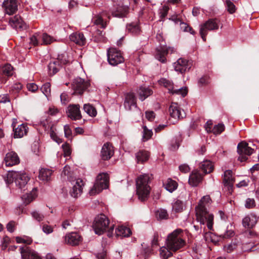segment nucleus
I'll use <instances>...</instances> for the list:
<instances>
[{
  "instance_id": "nucleus-1",
  "label": "nucleus",
  "mask_w": 259,
  "mask_h": 259,
  "mask_svg": "<svg viewBox=\"0 0 259 259\" xmlns=\"http://www.w3.org/2000/svg\"><path fill=\"white\" fill-rule=\"evenodd\" d=\"M150 177L147 174L139 176L136 181L137 194L139 200L144 201L147 199L150 192Z\"/></svg>"
},
{
  "instance_id": "nucleus-2",
  "label": "nucleus",
  "mask_w": 259,
  "mask_h": 259,
  "mask_svg": "<svg viewBox=\"0 0 259 259\" xmlns=\"http://www.w3.org/2000/svg\"><path fill=\"white\" fill-rule=\"evenodd\" d=\"M182 232L181 229H177L167 236L166 245L170 250L176 252L185 245V242L181 237Z\"/></svg>"
},
{
  "instance_id": "nucleus-3",
  "label": "nucleus",
  "mask_w": 259,
  "mask_h": 259,
  "mask_svg": "<svg viewBox=\"0 0 259 259\" xmlns=\"http://www.w3.org/2000/svg\"><path fill=\"white\" fill-rule=\"evenodd\" d=\"M6 183L11 184L14 181L16 185L20 189H24L29 180L26 174L21 171H9L4 177Z\"/></svg>"
},
{
  "instance_id": "nucleus-4",
  "label": "nucleus",
  "mask_w": 259,
  "mask_h": 259,
  "mask_svg": "<svg viewBox=\"0 0 259 259\" xmlns=\"http://www.w3.org/2000/svg\"><path fill=\"white\" fill-rule=\"evenodd\" d=\"M196 216L197 221L201 225H207L209 230L213 229V215L207 211L206 206L198 205L196 207Z\"/></svg>"
},
{
  "instance_id": "nucleus-5",
  "label": "nucleus",
  "mask_w": 259,
  "mask_h": 259,
  "mask_svg": "<svg viewBox=\"0 0 259 259\" xmlns=\"http://www.w3.org/2000/svg\"><path fill=\"white\" fill-rule=\"evenodd\" d=\"M109 176L107 174L102 173L99 174L96 178V182L92 189L90 191L91 195H94L101 192L103 189L108 187Z\"/></svg>"
},
{
  "instance_id": "nucleus-6",
  "label": "nucleus",
  "mask_w": 259,
  "mask_h": 259,
  "mask_svg": "<svg viewBox=\"0 0 259 259\" xmlns=\"http://www.w3.org/2000/svg\"><path fill=\"white\" fill-rule=\"evenodd\" d=\"M109 225L108 218L105 215L100 214L95 218L93 227L96 234L101 235L107 230Z\"/></svg>"
},
{
  "instance_id": "nucleus-7",
  "label": "nucleus",
  "mask_w": 259,
  "mask_h": 259,
  "mask_svg": "<svg viewBox=\"0 0 259 259\" xmlns=\"http://www.w3.org/2000/svg\"><path fill=\"white\" fill-rule=\"evenodd\" d=\"M220 21L218 19H210L203 25H201L200 29V34L203 41L206 40V35L207 30H214L218 29Z\"/></svg>"
},
{
  "instance_id": "nucleus-8",
  "label": "nucleus",
  "mask_w": 259,
  "mask_h": 259,
  "mask_svg": "<svg viewBox=\"0 0 259 259\" xmlns=\"http://www.w3.org/2000/svg\"><path fill=\"white\" fill-rule=\"evenodd\" d=\"M160 85L166 88L168 92L172 94L181 95L183 97H185L187 94L186 88H181L180 89H175L173 83L169 80L164 78H161L159 81Z\"/></svg>"
},
{
  "instance_id": "nucleus-9",
  "label": "nucleus",
  "mask_w": 259,
  "mask_h": 259,
  "mask_svg": "<svg viewBox=\"0 0 259 259\" xmlns=\"http://www.w3.org/2000/svg\"><path fill=\"white\" fill-rule=\"evenodd\" d=\"M254 149L248 146V144L245 141H242L238 144L237 152L239 154L238 160L241 162L245 161L248 159L247 156L253 153Z\"/></svg>"
},
{
  "instance_id": "nucleus-10",
  "label": "nucleus",
  "mask_w": 259,
  "mask_h": 259,
  "mask_svg": "<svg viewBox=\"0 0 259 259\" xmlns=\"http://www.w3.org/2000/svg\"><path fill=\"white\" fill-rule=\"evenodd\" d=\"M107 59L109 63L112 66H116L124 61L121 52L115 48H110L107 52Z\"/></svg>"
},
{
  "instance_id": "nucleus-11",
  "label": "nucleus",
  "mask_w": 259,
  "mask_h": 259,
  "mask_svg": "<svg viewBox=\"0 0 259 259\" xmlns=\"http://www.w3.org/2000/svg\"><path fill=\"white\" fill-rule=\"evenodd\" d=\"M89 85V82L80 77L75 78L72 83V88L76 94H82Z\"/></svg>"
},
{
  "instance_id": "nucleus-12",
  "label": "nucleus",
  "mask_w": 259,
  "mask_h": 259,
  "mask_svg": "<svg viewBox=\"0 0 259 259\" xmlns=\"http://www.w3.org/2000/svg\"><path fill=\"white\" fill-rule=\"evenodd\" d=\"M67 61L66 59H61L60 57L57 59L51 60L48 66L49 73L53 75L58 72L62 67V64H66Z\"/></svg>"
},
{
  "instance_id": "nucleus-13",
  "label": "nucleus",
  "mask_w": 259,
  "mask_h": 259,
  "mask_svg": "<svg viewBox=\"0 0 259 259\" xmlns=\"http://www.w3.org/2000/svg\"><path fill=\"white\" fill-rule=\"evenodd\" d=\"M66 113L68 117L73 120H79L82 118L78 104L69 105L67 108Z\"/></svg>"
},
{
  "instance_id": "nucleus-14",
  "label": "nucleus",
  "mask_w": 259,
  "mask_h": 259,
  "mask_svg": "<svg viewBox=\"0 0 259 259\" xmlns=\"http://www.w3.org/2000/svg\"><path fill=\"white\" fill-rule=\"evenodd\" d=\"M137 98L133 93L125 94L124 101V107L125 110L131 111L137 108Z\"/></svg>"
},
{
  "instance_id": "nucleus-15",
  "label": "nucleus",
  "mask_w": 259,
  "mask_h": 259,
  "mask_svg": "<svg viewBox=\"0 0 259 259\" xmlns=\"http://www.w3.org/2000/svg\"><path fill=\"white\" fill-rule=\"evenodd\" d=\"M191 62L184 58H180L177 62L174 63L175 70L181 73L189 70L191 67Z\"/></svg>"
},
{
  "instance_id": "nucleus-16",
  "label": "nucleus",
  "mask_w": 259,
  "mask_h": 259,
  "mask_svg": "<svg viewBox=\"0 0 259 259\" xmlns=\"http://www.w3.org/2000/svg\"><path fill=\"white\" fill-rule=\"evenodd\" d=\"M2 7L6 14L9 15H13L17 11V0H4Z\"/></svg>"
},
{
  "instance_id": "nucleus-17",
  "label": "nucleus",
  "mask_w": 259,
  "mask_h": 259,
  "mask_svg": "<svg viewBox=\"0 0 259 259\" xmlns=\"http://www.w3.org/2000/svg\"><path fill=\"white\" fill-rule=\"evenodd\" d=\"M234 178L233 177V172L231 170H226L223 175V183L225 187H227L229 193L233 191Z\"/></svg>"
},
{
  "instance_id": "nucleus-18",
  "label": "nucleus",
  "mask_w": 259,
  "mask_h": 259,
  "mask_svg": "<svg viewBox=\"0 0 259 259\" xmlns=\"http://www.w3.org/2000/svg\"><path fill=\"white\" fill-rule=\"evenodd\" d=\"M19 250L22 259H41L40 256L36 251L26 246L20 247Z\"/></svg>"
},
{
  "instance_id": "nucleus-19",
  "label": "nucleus",
  "mask_w": 259,
  "mask_h": 259,
  "mask_svg": "<svg viewBox=\"0 0 259 259\" xmlns=\"http://www.w3.org/2000/svg\"><path fill=\"white\" fill-rule=\"evenodd\" d=\"M9 24L18 30H25L27 28L26 24L19 15H15L9 19Z\"/></svg>"
},
{
  "instance_id": "nucleus-20",
  "label": "nucleus",
  "mask_w": 259,
  "mask_h": 259,
  "mask_svg": "<svg viewBox=\"0 0 259 259\" xmlns=\"http://www.w3.org/2000/svg\"><path fill=\"white\" fill-rule=\"evenodd\" d=\"M169 112L171 117L174 119H181L185 116V113L182 110L176 103H172L169 108Z\"/></svg>"
},
{
  "instance_id": "nucleus-21",
  "label": "nucleus",
  "mask_w": 259,
  "mask_h": 259,
  "mask_svg": "<svg viewBox=\"0 0 259 259\" xmlns=\"http://www.w3.org/2000/svg\"><path fill=\"white\" fill-rule=\"evenodd\" d=\"M12 126L13 128V137L14 138H21L27 135L28 127L27 124L22 123L16 127V124L13 122Z\"/></svg>"
},
{
  "instance_id": "nucleus-22",
  "label": "nucleus",
  "mask_w": 259,
  "mask_h": 259,
  "mask_svg": "<svg viewBox=\"0 0 259 259\" xmlns=\"http://www.w3.org/2000/svg\"><path fill=\"white\" fill-rule=\"evenodd\" d=\"M65 241L71 245H77L82 241V237L76 232H71L65 236Z\"/></svg>"
},
{
  "instance_id": "nucleus-23",
  "label": "nucleus",
  "mask_w": 259,
  "mask_h": 259,
  "mask_svg": "<svg viewBox=\"0 0 259 259\" xmlns=\"http://www.w3.org/2000/svg\"><path fill=\"white\" fill-rule=\"evenodd\" d=\"M4 161L6 166H11L19 164L20 159L16 152L11 151L6 154Z\"/></svg>"
},
{
  "instance_id": "nucleus-24",
  "label": "nucleus",
  "mask_w": 259,
  "mask_h": 259,
  "mask_svg": "<svg viewBox=\"0 0 259 259\" xmlns=\"http://www.w3.org/2000/svg\"><path fill=\"white\" fill-rule=\"evenodd\" d=\"M128 10L127 5H118L114 6L113 10L111 11L112 15L116 17H123L127 14Z\"/></svg>"
},
{
  "instance_id": "nucleus-25",
  "label": "nucleus",
  "mask_w": 259,
  "mask_h": 259,
  "mask_svg": "<svg viewBox=\"0 0 259 259\" xmlns=\"http://www.w3.org/2000/svg\"><path fill=\"white\" fill-rule=\"evenodd\" d=\"M114 154V149L112 145L106 143L104 144L101 150V157L104 160L109 159Z\"/></svg>"
},
{
  "instance_id": "nucleus-26",
  "label": "nucleus",
  "mask_w": 259,
  "mask_h": 259,
  "mask_svg": "<svg viewBox=\"0 0 259 259\" xmlns=\"http://www.w3.org/2000/svg\"><path fill=\"white\" fill-rule=\"evenodd\" d=\"M73 187L70 192L71 196L76 198L82 192V187L83 186V181L82 180L78 179L75 180V182L73 184Z\"/></svg>"
},
{
  "instance_id": "nucleus-27",
  "label": "nucleus",
  "mask_w": 259,
  "mask_h": 259,
  "mask_svg": "<svg viewBox=\"0 0 259 259\" xmlns=\"http://www.w3.org/2000/svg\"><path fill=\"white\" fill-rule=\"evenodd\" d=\"M257 222V218L256 216L252 213H250L246 216L242 220L243 226L248 229L253 228Z\"/></svg>"
},
{
  "instance_id": "nucleus-28",
  "label": "nucleus",
  "mask_w": 259,
  "mask_h": 259,
  "mask_svg": "<svg viewBox=\"0 0 259 259\" xmlns=\"http://www.w3.org/2000/svg\"><path fill=\"white\" fill-rule=\"evenodd\" d=\"M70 40L79 46H83L86 43V39L83 33L81 32H74L69 36Z\"/></svg>"
},
{
  "instance_id": "nucleus-29",
  "label": "nucleus",
  "mask_w": 259,
  "mask_h": 259,
  "mask_svg": "<svg viewBox=\"0 0 259 259\" xmlns=\"http://www.w3.org/2000/svg\"><path fill=\"white\" fill-rule=\"evenodd\" d=\"M174 49L171 47H165L162 48L161 50L157 51L156 54V58L162 63H164L166 61V55L170 52L172 53Z\"/></svg>"
},
{
  "instance_id": "nucleus-30",
  "label": "nucleus",
  "mask_w": 259,
  "mask_h": 259,
  "mask_svg": "<svg viewBox=\"0 0 259 259\" xmlns=\"http://www.w3.org/2000/svg\"><path fill=\"white\" fill-rule=\"evenodd\" d=\"M202 176L197 171H193L189 176V183L192 186H197L202 181Z\"/></svg>"
},
{
  "instance_id": "nucleus-31",
  "label": "nucleus",
  "mask_w": 259,
  "mask_h": 259,
  "mask_svg": "<svg viewBox=\"0 0 259 259\" xmlns=\"http://www.w3.org/2000/svg\"><path fill=\"white\" fill-rule=\"evenodd\" d=\"M199 168L204 174H209L213 169V165L211 161L206 160L200 163Z\"/></svg>"
},
{
  "instance_id": "nucleus-32",
  "label": "nucleus",
  "mask_w": 259,
  "mask_h": 259,
  "mask_svg": "<svg viewBox=\"0 0 259 259\" xmlns=\"http://www.w3.org/2000/svg\"><path fill=\"white\" fill-rule=\"evenodd\" d=\"M152 93L153 91L152 90L146 87H141L138 91L139 99L142 101L145 100L147 97L152 95Z\"/></svg>"
},
{
  "instance_id": "nucleus-33",
  "label": "nucleus",
  "mask_w": 259,
  "mask_h": 259,
  "mask_svg": "<svg viewBox=\"0 0 259 259\" xmlns=\"http://www.w3.org/2000/svg\"><path fill=\"white\" fill-rule=\"evenodd\" d=\"M149 153L145 150H140L136 154L137 162L139 163H143L147 161L149 157Z\"/></svg>"
},
{
  "instance_id": "nucleus-34",
  "label": "nucleus",
  "mask_w": 259,
  "mask_h": 259,
  "mask_svg": "<svg viewBox=\"0 0 259 259\" xmlns=\"http://www.w3.org/2000/svg\"><path fill=\"white\" fill-rule=\"evenodd\" d=\"M115 234L118 237H128L131 234V231L128 228L120 226L115 229Z\"/></svg>"
},
{
  "instance_id": "nucleus-35",
  "label": "nucleus",
  "mask_w": 259,
  "mask_h": 259,
  "mask_svg": "<svg viewBox=\"0 0 259 259\" xmlns=\"http://www.w3.org/2000/svg\"><path fill=\"white\" fill-rule=\"evenodd\" d=\"M52 170L48 168H41L39 171V178L40 180L48 182L51 180Z\"/></svg>"
},
{
  "instance_id": "nucleus-36",
  "label": "nucleus",
  "mask_w": 259,
  "mask_h": 259,
  "mask_svg": "<svg viewBox=\"0 0 259 259\" xmlns=\"http://www.w3.org/2000/svg\"><path fill=\"white\" fill-rule=\"evenodd\" d=\"M128 32L133 35H138L140 32V28L138 23H131L126 25Z\"/></svg>"
},
{
  "instance_id": "nucleus-37",
  "label": "nucleus",
  "mask_w": 259,
  "mask_h": 259,
  "mask_svg": "<svg viewBox=\"0 0 259 259\" xmlns=\"http://www.w3.org/2000/svg\"><path fill=\"white\" fill-rule=\"evenodd\" d=\"M163 186L166 190L171 193L177 188L178 184L175 181L171 179H168L163 183Z\"/></svg>"
},
{
  "instance_id": "nucleus-38",
  "label": "nucleus",
  "mask_w": 259,
  "mask_h": 259,
  "mask_svg": "<svg viewBox=\"0 0 259 259\" xmlns=\"http://www.w3.org/2000/svg\"><path fill=\"white\" fill-rule=\"evenodd\" d=\"M0 73L5 76H10L13 74V67L10 64H7L0 67Z\"/></svg>"
},
{
  "instance_id": "nucleus-39",
  "label": "nucleus",
  "mask_w": 259,
  "mask_h": 259,
  "mask_svg": "<svg viewBox=\"0 0 259 259\" xmlns=\"http://www.w3.org/2000/svg\"><path fill=\"white\" fill-rule=\"evenodd\" d=\"M92 22L102 28H105L106 27V22H104L102 17L99 15H95L92 18Z\"/></svg>"
},
{
  "instance_id": "nucleus-40",
  "label": "nucleus",
  "mask_w": 259,
  "mask_h": 259,
  "mask_svg": "<svg viewBox=\"0 0 259 259\" xmlns=\"http://www.w3.org/2000/svg\"><path fill=\"white\" fill-rule=\"evenodd\" d=\"M83 110L91 117H95L97 115L96 108L90 104H84L83 106Z\"/></svg>"
},
{
  "instance_id": "nucleus-41",
  "label": "nucleus",
  "mask_w": 259,
  "mask_h": 259,
  "mask_svg": "<svg viewBox=\"0 0 259 259\" xmlns=\"http://www.w3.org/2000/svg\"><path fill=\"white\" fill-rule=\"evenodd\" d=\"M160 256L161 259H167L172 255L171 250H170L167 246H163L160 248Z\"/></svg>"
},
{
  "instance_id": "nucleus-42",
  "label": "nucleus",
  "mask_w": 259,
  "mask_h": 259,
  "mask_svg": "<svg viewBox=\"0 0 259 259\" xmlns=\"http://www.w3.org/2000/svg\"><path fill=\"white\" fill-rule=\"evenodd\" d=\"M181 142V138L180 136L176 137L173 138L170 144L169 149L170 150L175 151L178 149Z\"/></svg>"
},
{
  "instance_id": "nucleus-43",
  "label": "nucleus",
  "mask_w": 259,
  "mask_h": 259,
  "mask_svg": "<svg viewBox=\"0 0 259 259\" xmlns=\"http://www.w3.org/2000/svg\"><path fill=\"white\" fill-rule=\"evenodd\" d=\"M143 132L142 140L145 142L148 141L151 138L153 135V132L151 130H149L146 126H143Z\"/></svg>"
},
{
  "instance_id": "nucleus-44",
  "label": "nucleus",
  "mask_w": 259,
  "mask_h": 259,
  "mask_svg": "<svg viewBox=\"0 0 259 259\" xmlns=\"http://www.w3.org/2000/svg\"><path fill=\"white\" fill-rule=\"evenodd\" d=\"M40 227L42 232L47 235L50 234L53 232L54 227L45 223H42L40 225Z\"/></svg>"
},
{
  "instance_id": "nucleus-45",
  "label": "nucleus",
  "mask_w": 259,
  "mask_h": 259,
  "mask_svg": "<svg viewBox=\"0 0 259 259\" xmlns=\"http://www.w3.org/2000/svg\"><path fill=\"white\" fill-rule=\"evenodd\" d=\"M156 217L158 220L167 219L168 215L167 211L164 209H159L155 212Z\"/></svg>"
},
{
  "instance_id": "nucleus-46",
  "label": "nucleus",
  "mask_w": 259,
  "mask_h": 259,
  "mask_svg": "<svg viewBox=\"0 0 259 259\" xmlns=\"http://www.w3.org/2000/svg\"><path fill=\"white\" fill-rule=\"evenodd\" d=\"M225 130V125L223 123H219L214 126L213 128H211V132L213 133L214 135L221 134Z\"/></svg>"
},
{
  "instance_id": "nucleus-47",
  "label": "nucleus",
  "mask_w": 259,
  "mask_h": 259,
  "mask_svg": "<svg viewBox=\"0 0 259 259\" xmlns=\"http://www.w3.org/2000/svg\"><path fill=\"white\" fill-rule=\"evenodd\" d=\"M183 202L180 200H177L172 205V209L175 212H179L183 210Z\"/></svg>"
},
{
  "instance_id": "nucleus-48",
  "label": "nucleus",
  "mask_w": 259,
  "mask_h": 259,
  "mask_svg": "<svg viewBox=\"0 0 259 259\" xmlns=\"http://www.w3.org/2000/svg\"><path fill=\"white\" fill-rule=\"evenodd\" d=\"M41 37L43 41V44L44 45L51 44L52 42L56 40L53 37L48 35L46 33H44L42 35Z\"/></svg>"
},
{
  "instance_id": "nucleus-49",
  "label": "nucleus",
  "mask_w": 259,
  "mask_h": 259,
  "mask_svg": "<svg viewBox=\"0 0 259 259\" xmlns=\"http://www.w3.org/2000/svg\"><path fill=\"white\" fill-rule=\"evenodd\" d=\"M226 8L230 14H233L236 11V7L234 3L230 0H226Z\"/></svg>"
},
{
  "instance_id": "nucleus-50",
  "label": "nucleus",
  "mask_w": 259,
  "mask_h": 259,
  "mask_svg": "<svg viewBox=\"0 0 259 259\" xmlns=\"http://www.w3.org/2000/svg\"><path fill=\"white\" fill-rule=\"evenodd\" d=\"M181 29L184 32H189L192 34H195V31L193 28L190 27L187 23L184 22H181L180 24Z\"/></svg>"
},
{
  "instance_id": "nucleus-51",
  "label": "nucleus",
  "mask_w": 259,
  "mask_h": 259,
  "mask_svg": "<svg viewBox=\"0 0 259 259\" xmlns=\"http://www.w3.org/2000/svg\"><path fill=\"white\" fill-rule=\"evenodd\" d=\"M32 217L38 222L42 221L45 218L43 214L37 211H33L31 212Z\"/></svg>"
},
{
  "instance_id": "nucleus-52",
  "label": "nucleus",
  "mask_w": 259,
  "mask_h": 259,
  "mask_svg": "<svg viewBox=\"0 0 259 259\" xmlns=\"http://www.w3.org/2000/svg\"><path fill=\"white\" fill-rule=\"evenodd\" d=\"M41 91L46 96H48L51 93V84L49 82L45 83L41 88Z\"/></svg>"
},
{
  "instance_id": "nucleus-53",
  "label": "nucleus",
  "mask_w": 259,
  "mask_h": 259,
  "mask_svg": "<svg viewBox=\"0 0 259 259\" xmlns=\"http://www.w3.org/2000/svg\"><path fill=\"white\" fill-rule=\"evenodd\" d=\"M50 135L51 139L57 143L58 144L62 143V139H60L56 134V133L54 131L52 127H51L50 131Z\"/></svg>"
},
{
  "instance_id": "nucleus-54",
  "label": "nucleus",
  "mask_w": 259,
  "mask_h": 259,
  "mask_svg": "<svg viewBox=\"0 0 259 259\" xmlns=\"http://www.w3.org/2000/svg\"><path fill=\"white\" fill-rule=\"evenodd\" d=\"M237 247V244L235 242H231L224 246V249L228 253H231L235 250Z\"/></svg>"
},
{
  "instance_id": "nucleus-55",
  "label": "nucleus",
  "mask_w": 259,
  "mask_h": 259,
  "mask_svg": "<svg viewBox=\"0 0 259 259\" xmlns=\"http://www.w3.org/2000/svg\"><path fill=\"white\" fill-rule=\"evenodd\" d=\"M22 198L24 200V202L26 204H28L34 199V196L31 193H29L24 195Z\"/></svg>"
},
{
  "instance_id": "nucleus-56",
  "label": "nucleus",
  "mask_w": 259,
  "mask_h": 259,
  "mask_svg": "<svg viewBox=\"0 0 259 259\" xmlns=\"http://www.w3.org/2000/svg\"><path fill=\"white\" fill-rule=\"evenodd\" d=\"M38 37H40L39 34L38 33H35L31 36L29 38L30 44L33 46L38 45L39 44L38 40Z\"/></svg>"
},
{
  "instance_id": "nucleus-57",
  "label": "nucleus",
  "mask_w": 259,
  "mask_h": 259,
  "mask_svg": "<svg viewBox=\"0 0 259 259\" xmlns=\"http://www.w3.org/2000/svg\"><path fill=\"white\" fill-rule=\"evenodd\" d=\"M64 155L65 157L68 156L71 154V149L69 145L67 143H65L62 145Z\"/></svg>"
},
{
  "instance_id": "nucleus-58",
  "label": "nucleus",
  "mask_w": 259,
  "mask_h": 259,
  "mask_svg": "<svg viewBox=\"0 0 259 259\" xmlns=\"http://www.w3.org/2000/svg\"><path fill=\"white\" fill-rule=\"evenodd\" d=\"M16 242L18 243H25L27 244H30L32 242L31 239L28 238L27 239H24L23 238L20 237H17L16 238Z\"/></svg>"
},
{
  "instance_id": "nucleus-59",
  "label": "nucleus",
  "mask_w": 259,
  "mask_h": 259,
  "mask_svg": "<svg viewBox=\"0 0 259 259\" xmlns=\"http://www.w3.org/2000/svg\"><path fill=\"white\" fill-rule=\"evenodd\" d=\"M255 203L254 199L247 198L245 201V206L247 208H251L254 207Z\"/></svg>"
},
{
  "instance_id": "nucleus-60",
  "label": "nucleus",
  "mask_w": 259,
  "mask_h": 259,
  "mask_svg": "<svg viewBox=\"0 0 259 259\" xmlns=\"http://www.w3.org/2000/svg\"><path fill=\"white\" fill-rule=\"evenodd\" d=\"M210 201V198L209 196L206 195L203 196L201 200L200 201V202L198 205H201V206H204L207 204H208Z\"/></svg>"
},
{
  "instance_id": "nucleus-61",
  "label": "nucleus",
  "mask_w": 259,
  "mask_h": 259,
  "mask_svg": "<svg viewBox=\"0 0 259 259\" xmlns=\"http://www.w3.org/2000/svg\"><path fill=\"white\" fill-rule=\"evenodd\" d=\"M169 8L167 6H164L160 12V17L161 20L167 16Z\"/></svg>"
},
{
  "instance_id": "nucleus-62",
  "label": "nucleus",
  "mask_w": 259,
  "mask_h": 259,
  "mask_svg": "<svg viewBox=\"0 0 259 259\" xmlns=\"http://www.w3.org/2000/svg\"><path fill=\"white\" fill-rule=\"evenodd\" d=\"M145 114L146 118L150 121H153L155 117V114L152 111H147L145 112Z\"/></svg>"
},
{
  "instance_id": "nucleus-63",
  "label": "nucleus",
  "mask_w": 259,
  "mask_h": 259,
  "mask_svg": "<svg viewBox=\"0 0 259 259\" xmlns=\"http://www.w3.org/2000/svg\"><path fill=\"white\" fill-rule=\"evenodd\" d=\"M65 136L66 138H70L72 135V131L69 125L66 124L64 126Z\"/></svg>"
},
{
  "instance_id": "nucleus-64",
  "label": "nucleus",
  "mask_w": 259,
  "mask_h": 259,
  "mask_svg": "<svg viewBox=\"0 0 259 259\" xmlns=\"http://www.w3.org/2000/svg\"><path fill=\"white\" fill-rule=\"evenodd\" d=\"M234 234V231L231 229H229L228 228L225 232L222 234L221 236L224 238H229L233 236Z\"/></svg>"
}]
</instances>
